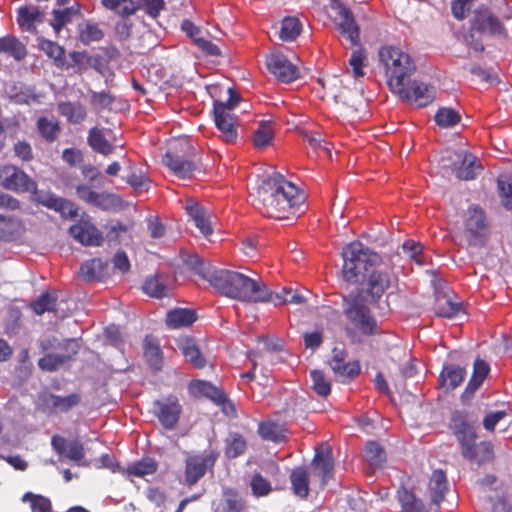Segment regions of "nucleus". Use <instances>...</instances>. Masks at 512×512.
I'll list each match as a JSON object with an SVG mask.
<instances>
[{
	"label": "nucleus",
	"mask_w": 512,
	"mask_h": 512,
	"mask_svg": "<svg viewBox=\"0 0 512 512\" xmlns=\"http://www.w3.org/2000/svg\"><path fill=\"white\" fill-rule=\"evenodd\" d=\"M185 263L206 279L222 295L244 302H267L270 290L260 278L243 273L216 269L197 254L188 255Z\"/></svg>",
	"instance_id": "obj_1"
},
{
	"label": "nucleus",
	"mask_w": 512,
	"mask_h": 512,
	"mask_svg": "<svg viewBox=\"0 0 512 512\" xmlns=\"http://www.w3.org/2000/svg\"><path fill=\"white\" fill-rule=\"evenodd\" d=\"M304 202V193L278 172L262 181L255 198V206L263 215L278 220L300 215Z\"/></svg>",
	"instance_id": "obj_2"
},
{
	"label": "nucleus",
	"mask_w": 512,
	"mask_h": 512,
	"mask_svg": "<svg viewBox=\"0 0 512 512\" xmlns=\"http://www.w3.org/2000/svg\"><path fill=\"white\" fill-rule=\"evenodd\" d=\"M0 182L8 190L32 192L42 205L59 212L65 218L77 216L78 207L71 201L52 194H38L36 183L22 170L12 165L0 167Z\"/></svg>",
	"instance_id": "obj_3"
},
{
	"label": "nucleus",
	"mask_w": 512,
	"mask_h": 512,
	"mask_svg": "<svg viewBox=\"0 0 512 512\" xmlns=\"http://www.w3.org/2000/svg\"><path fill=\"white\" fill-rule=\"evenodd\" d=\"M380 64L390 90L401 91L402 85L415 73L416 64L411 56L394 46H383L378 51Z\"/></svg>",
	"instance_id": "obj_4"
},
{
	"label": "nucleus",
	"mask_w": 512,
	"mask_h": 512,
	"mask_svg": "<svg viewBox=\"0 0 512 512\" xmlns=\"http://www.w3.org/2000/svg\"><path fill=\"white\" fill-rule=\"evenodd\" d=\"M344 314L349 321L346 333L352 342L360 343L362 336H371L378 332L377 322L361 295L344 298Z\"/></svg>",
	"instance_id": "obj_5"
},
{
	"label": "nucleus",
	"mask_w": 512,
	"mask_h": 512,
	"mask_svg": "<svg viewBox=\"0 0 512 512\" xmlns=\"http://www.w3.org/2000/svg\"><path fill=\"white\" fill-rule=\"evenodd\" d=\"M343 277L348 282H357L358 277L380 261L379 255L365 247L361 242L355 241L343 248Z\"/></svg>",
	"instance_id": "obj_6"
},
{
	"label": "nucleus",
	"mask_w": 512,
	"mask_h": 512,
	"mask_svg": "<svg viewBox=\"0 0 512 512\" xmlns=\"http://www.w3.org/2000/svg\"><path fill=\"white\" fill-rule=\"evenodd\" d=\"M228 93L227 101H215L214 121L221 138L227 143H233L237 139L238 133L232 110L237 105L239 96L231 88L228 89Z\"/></svg>",
	"instance_id": "obj_7"
},
{
	"label": "nucleus",
	"mask_w": 512,
	"mask_h": 512,
	"mask_svg": "<svg viewBox=\"0 0 512 512\" xmlns=\"http://www.w3.org/2000/svg\"><path fill=\"white\" fill-rule=\"evenodd\" d=\"M448 159L443 158V166L450 167L456 177L461 180L474 179L480 172L477 158L465 150L448 151Z\"/></svg>",
	"instance_id": "obj_8"
},
{
	"label": "nucleus",
	"mask_w": 512,
	"mask_h": 512,
	"mask_svg": "<svg viewBox=\"0 0 512 512\" xmlns=\"http://www.w3.org/2000/svg\"><path fill=\"white\" fill-rule=\"evenodd\" d=\"M319 83L326 90V96L332 98L336 103H343L357 111L364 106L363 96L358 92L341 86V81L336 77H330L326 80H319Z\"/></svg>",
	"instance_id": "obj_9"
},
{
	"label": "nucleus",
	"mask_w": 512,
	"mask_h": 512,
	"mask_svg": "<svg viewBox=\"0 0 512 512\" xmlns=\"http://www.w3.org/2000/svg\"><path fill=\"white\" fill-rule=\"evenodd\" d=\"M465 237L470 245L480 246L487 236V225L484 212L477 206L467 210L464 219Z\"/></svg>",
	"instance_id": "obj_10"
},
{
	"label": "nucleus",
	"mask_w": 512,
	"mask_h": 512,
	"mask_svg": "<svg viewBox=\"0 0 512 512\" xmlns=\"http://www.w3.org/2000/svg\"><path fill=\"white\" fill-rule=\"evenodd\" d=\"M218 454L213 450H205L200 454L189 456L186 459L185 481L189 485H193L202 478L206 471L213 467Z\"/></svg>",
	"instance_id": "obj_11"
},
{
	"label": "nucleus",
	"mask_w": 512,
	"mask_h": 512,
	"mask_svg": "<svg viewBox=\"0 0 512 512\" xmlns=\"http://www.w3.org/2000/svg\"><path fill=\"white\" fill-rule=\"evenodd\" d=\"M402 100L417 106H426L434 99L435 90L426 83L409 79L402 85L401 91H393Z\"/></svg>",
	"instance_id": "obj_12"
},
{
	"label": "nucleus",
	"mask_w": 512,
	"mask_h": 512,
	"mask_svg": "<svg viewBox=\"0 0 512 512\" xmlns=\"http://www.w3.org/2000/svg\"><path fill=\"white\" fill-rule=\"evenodd\" d=\"M268 70L281 82L289 83L299 76L298 68L279 52L271 53L266 58Z\"/></svg>",
	"instance_id": "obj_13"
},
{
	"label": "nucleus",
	"mask_w": 512,
	"mask_h": 512,
	"mask_svg": "<svg viewBox=\"0 0 512 512\" xmlns=\"http://www.w3.org/2000/svg\"><path fill=\"white\" fill-rule=\"evenodd\" d=\"M396 277L389 268L374 270L367 280V292L373 300L379 299L385 292L394 288Z\"/></svg>",
	"instance_id": "obj_14"
},
{
	"label": "nucleus",
	"mask_w": 512,
	"mask_h": 512,
	"mask_svg": "<svg viewBox=\"0 0 512 512\" xmlns=\"http://www.w3.org/2000/svg\"><path fill=\"white\" fill-rule=\"evenodd\" d=\"M76 194L80 200L103 210H110L120 203L117 195L107 192L99 193L84 184L76 187Z\"/></svg>",
	"instance_id": "obj_15"
},
{
	"label": "nucleus",
	"mask_w": 512,
	"mask_h": 512,
	"mask_svg": "<svg viewBox=\"0 0 512 512\" xmlns=\"http://www.w3.org/2000/svg\"><path fill=\"white\" fill-rule=\"evenodd\" d=\"M80 399V395L76 393L67 396L43 393L40 396V407L44 412L49 414L65 413L78 405Z\"/></svg>",
	"instance_id": "obj_16"
},
{
	"label": "nucleus",
	"mask_w": 512,
	"mask_h": 512,
	"mask_svg": "<svg viewBox=\"0 0 512 512\" xmlns=\"http://www.w3.org/2000/svg\"><path fill=\"white\" fill-rule=\"evenodd\" d=\"M154 407L156 409V415L163 427L169 430L175 428L181 414V406L178 399L169 396L155 401Z\"/></svg>",
	"instance_id": "obj_17"
},
{
	"label": "nucleus",
	"mask_w": 512,
	"mask_h": 512,
	"mask_svg": "<svg viewBox=\"0 0 512 512\" xmlns=\"http://www.w3.org/2000/svg\"><path fill=\"white\" fill-rule=\"evenodd\" d=\"M331 7L337 14L336 20L341 34L348 39L352 45L358 44L359 28L350 10L337 1L332 2Z\"/></svg>",
	"instance_id": "obj_18"
},
{
	"label": "nucleus",
	"mask_w": 512,
	"mask_h": 512,
	"mask_svg": "<svg viewBox=\"0 0 512 512\" xmlns=\"http://www.w3.org/2000/svg\"><path fill=\"white\" fill-rule=\"evenodd\" d=\"M70 235L85 246H98L103 237L97 227L89 219H81L69 229Z\"/></svg>",
	"instance_id": "obj_19"
},
{
	"label": "nucleus",
	"mask_w": 512,
	"mask_h": 512,
	"mask_svg": "<svg viewBox=\"0 0 512 512\" xmlns=\"http://www.w3.org/2000/svg\"><path fill=\"white\" fill-rule=\"evenodd\" d=\"M191 390L195 395H203L210 398L215 403L223 406V412L226 415L234 414V407L227 402L225 394L217 387L206 381H194L191 383Z\"/></svg>",
	"instance_id": "obj_20"
},
{
	"label": "nucleus",
	"mask_w": 512,
	"mask_h": 512,
	"mask_svg": "<svg viewBox=\"0 0 512 512\" xmlns=\"http://www.w3.org/2000/svg\"><path fill=\"white\" fill-rule=\"evenodd\" d=\"M65 349L69 351L67 355L59 354H46L44 357L39 359L38 366L44 371H55L62 366L72 354H76L79 345L75 339H68L65 341Z\"/></svg>",
	"instance_id": "obj_21"
},
{
	"label": "nucleus",
	"mask_w": 512,
	"mask_h": 512,
	"mask_svg": "<svg viewBox=\"0 0 512 512\" xmlns=\"http://www.w3.org/2000/svg\"><path fill=\"white\" fill-rule=\"evenodd\" d=\"M185 209L187 214L193 220L195 226L200 230L204 236H208L212 233V227L210 222V213L208 210L199 206L194 200L189 199L186 202Z\"/></svg>",
	"instance_id": "obj_22"
},
{
	"label": "nucleus",
	"mask_w": 512,
	"mask_h": 512,
	"mask_svg": "<svg viewBox=\"0 0 512 512\" xmlns=\"http://www.w3.org/2000/svg\"><path fill=\"white\" fill-rule=\"evenodd\" d=\"M25 231V225L19 218L0 215V240H18L25 234Z\"/></svg>",
	"instance_id": "obj_23"
},
{
	"label": "nucleus",
	"mask_w": 512,
	"mask_h": 512,
	"mask_svg": "<svg viewBox=\"0 0 512 512\" xmlns=\"http://www.w3.org/2000/svg\"><path fill=\"white\" fill-rule=\"evenodd\" d=\"M312 465L317 474L322 477V482L325 483L333 472L332 451L328 445L322 444L316 449Z\"/></svg>",
	"instance_id": "obj_24"
},
{
	"label": "nucleus",
	"mask_w": 512,
	"mask_h": 512,
	"mask_svg": "<svg viewBox=\"0 0 512 512\" xmlns=\"http://www.w3.org/2000/svg\"><path fill=\"white\" fill-rule=\"evenodd\" d=\"M43 21V12L36 6H23L17 10V23L23 31L35 32Z\"/></svg>",
	"instance_id": "obj_25"
},
{
	"label": "nucleus",
	"mask_w": 512,
	"mask_h": 512,
	"mask_svg": "<svg viewBox=\"0 0 512 512\" xmlns=\"http://www.w3.org/2000/svg\"><path fill=\"white\" fill-rule=\"evenodd\" d=\"M109 265L101 259H92L83 263L79 275L84 281H102L108 275Z\"/></svg>",
	"instance_id": "obj_26"
},
{
	"label": "nucleus",
	"mask_w": 512,
	"mask_h": 512,
	"mask_svg": "<svg viewBox=\"0 0 512 512\" xmlns=\"http://www.w3.org/2000/svg\"><path fill=\"white\" fill-rule=\"evenodd\" d=\"M474 26L477 30L493 35H503L505 29L500 20L488 11L476 16Z\"/></svg>",
	"instance_id": "obj_27"
},
{
	"label": "nucleus",
	"mask_w": 512,
	"mask_h": 512,
	"mask_svg": "<svg viewBox=\"0 0 512 512\" xmlns=\"http://www.w3.org/2000/svg\"><path fill=\"white\" fill-rule=\"evenodd\" d=\"M181 29L194 40L199 48L206 51L210 55H219V48L208 41L207 39L200 37V29L194 25L190 20H183L181 23Z\"/></svg>",
	"instance_id": "obj_28"
},
{
	"label": "nucleus",
	"mask_w": 512,
	"mask_h": 512,
	"mask_svg": "<svg viewBox=\"0 0 512 512\" xmlns=\"http://www.w3.org/2000/svg\"><path fill=\"white\" fill-rule=\"evenodd\" d=\"M196 320L194 310L187 308H176L167 313L166 323L172 329L186 327Z\"/></svg>",
	"instance_id": "obj_29"
},
{
	"label": "nucleus",
	"mask_w": 512,
	"mask_h": 512,
	"mask_svg": "<svg viewBox=\"0 0 512 512\" xmlns=\"http://www.w3.org/2000/svg\"><path fill=\"white\" fill-rule=\"evenodd\" d=\"M465 374V370L459 366H446L440 374L441 386L445 390H453L462 383Z\"/></svg>",
	"instance_id": "obj_30"
},
{
	"label": "nucleus",
	"mask_w": 512,
	"mask_h": 512,
	"mask_svg": "<svg viewBox=\"0 0 512 512\" xmlns=\"http://www.w3.org/2000/svg\"><path fill=\"white\" fill-rule=\"evenodd\" d=\"M163 163L179 178H189L193 171L194 165L187 160H183L179 157H174L170 153H166L163 157Z\"/></svg>",
	"instance_id": "obj_31"
},
{
	"label": "nucleus",
	"mask_w": 512,
	"mask_h": 512,
	"mask_svg": "<svg viewBox=\"0 0 512 512\" xmlns=\"http://www.w3.org/2000/svg\"><path fill=\"white\" fill-rule=\"evenodd\" d=\"M446 475L442 470L433 471L429 481V492L434 504H439L444 499L447 491Z\"/></svg>",
	"instance_id": "obj_32"
},
{
	"label": "nucleus",
	"mask_w": 512,
	"mask_h": 512,
	"mask_svg": "<svg viewBox=\"0 0 512 512\" xmlns=\"http://www.w3.org/2000/svg\"><path fill=\"white\" fill-rule=\"evenodd\" d=\"M143 291L151 297L162 298L168 295L169 287L163 275H154L145 280Z\"/></svg>",
	"instance_id": "obj_33"
},
{
	"label": "nucleus",
	"mask_w": 512,
	"mask_h": 512,
	"mask_svg": "<svg viewBox=\"0 0 512 512\" xmlns=\"http://www.w3.org/2000/svg\"><path fill=\"white\" fill-rule=\"evenodd\" d=\"M179 348L182 351L185 359L197 368L205 365V359L200 354V351L193 339L183 338L179 342Z\"/></svg>",
	"instance_id": "obj_34"
},
{
	"label": "nucleus",
	"mask_w": 512,
	"mask_h": 512,
	"mask_svg": "<svg viewBox=\"0 0 512 512\" xmlns=\"http://www.w3.org/2000/svg\"><path fill=\"white\" fill-rule=\"evenodd\" d=\"M88 143L93 150L107 156L113 152V146L105 138L103 132L98 128H92L89 131Z\"/></svg>",
	"instance_id": "obj_35"
},
{
	"label": "nucleus",
	"mask_w": 512,
	"mask_h": 512,
	"mask_svg": "<svg viewBox=\"0 0 512 512\" xmlns=\"http://www.w3.org/2000/svg\"><path fill=\"white\" fill-rule=\"evenodd\" d=\"M0 53H8L16 60H21L26 56V48L17 38L7 36L0 38Z\"/></svg>",
	"instance_id": "obj_36"
},
{
	"label": "nucleus",
	"mask_w": 512,
	"mask_h": 512,
	"mask_svg": "<svg viewBox=\"0 0 512 512\" xmlns=\"http://www.w3.org/2000/svg\"><path fill=\"white\" fill-rule=\"evenodd\" d=\"M303 301V296L291 288H282L280 292L276 293L270 291L269 298L267 299V302H272L275 306L287 303L301 304Z\"/></svg>",
	"instance_id": "obj_37"
},
{
	"label": "nucleus",
	"mask_w": 512,
	"mask_h": 512,
	"mask_svg": "<svg viewBox=\"0 0 512 512\" xmlns=\"http://www.w3.org/2000/svg\"><path fill=\"white\" fill-rule=\"evenodd\" d=\"M258 431L262 438L273 442H280L285 437L284 426L273 421L261 423Z\"/></svg>",
	"instance_id": "obj_38"
},
{
	"label": "nucleus",
	"mask_w": 512,
	"mask_h": 512,
	"mask_svg": "<svg viewBox=\"0 0 512 512\" xmlns=\"http://www.w3.org/2000/svg\"><path fill=\"white\" fill-rule=\"evenodd\" d=\"M290 478L294 493L301 498H305L309 492L306 470L304 468H296L292 471Z\"/></svg>",
	"instance_id": "obj_39"
},
{
	"label": "nucleus",
	"mask_w": 512,
	"mask_h": 512,
	"mask_svg": "<svg viewBox=\"0 0 512 512\" xmlns=\"http://www.w3.org/2000/svg\"><path fill=\"white\" fill-rule=\"evenodd\" d=\"M461 305L454 302L450 297L439 296L436 301V313L441 317L452 318L461 312Z\"/></svg>",
	"instance_id": "obj_40"
},
{
	"label": "nucleus",
	"mask_w": 512,
	"mask_h": 512,
	"mask_svg": "<svg viewBox=\"0 0 512 512\" xmlns=\"http://www.w3.org/2000/svg\"><path fill=\"white\" fill-rule=\"evenodd\" d=\"M302 24L296 17H286L282 20L279 37L283 41H293L301 32Z\"/></svg>",
	"instance_id": "obj_41"
},
{
	"label": "nucleus",
	"mask_w": 512,
	"mask_h": 512,
	"mask_svg": "<svg viewBox=\"0 0 512 512\" xmlns=\"http://www.w3.org/2000/svg\"><path fill=\"white\" fill-rule=\"evenodd\" d=\"M105 8L121 16H129L136 12L138 6L134 0H102Z\"/></svg>",
	"instance_id": "obj_42"
},
{
	"label": "nucleus",
	"mask_w": 512,
	"mask_h": 512,
	"mask_svg": "<svg viewBox=\"0 0 512 512\" xmlns=\"http://www.w3.org/2000/svg\"><path fill=\"white\" fill-rule=\"evenodd\" d=\"M488 372V364L482 359H477L474 362L473 375L468 383L466 391L473 393L476 389H478L487 376Z\"/></svg>",
	"instance_id": "obj_43"
},
{
	"label": "nucleus",
	"mask_w": 512,
	"mask_h": 512,
	"mask_svg": "<svg viewBox=\"0 0 512 512\" xmlns=\"http://www.w3.org/2000/svg\"><path fill=\"white\" fill-rule=\"evenodd\" d=\"M364 455L371 467H380L386 459L385 452L379 443L371 441L365 446Z\"/></svg>",
	"instance_id": "obj_44"
},
{
	"label": "nucleus",
	"mask_w": 512,
	"mask_h": 512,
	"mask_svg": "<svg viewBox=\"0 0 512 512\" xmlns=\"http://www.w3.org/2000/svg\"><path fill=\"white\" fill-rule=\"evenodd\" d=\"M471 455H463L469 460L476 461L478 464L490 461L493 458L492 445L488 442L474 444L471 448Z\"/></svg>",
	"instance_id": "obj_45"
},
{
	"label": "nucleus",
	"mask_w": 512,
	"mask_h": 512,
	"mask_svg": "<svg viewBox=\"0 0 512 512\" xmlns=\"http://www.w3.org/2000/svg\"><path fill=\"white\" fill-rule=\"evenodd\" d=\"M274 136V131L269 122L263 121L260 123L258 129L253 136V143L256 148L262 149L268 146Z\"/></svg>",
	"instance_id": "obj_46"
},
{
	"label": "nucleus",
	"mask_w": 512,
	"mask_h": 512,
	"mask_svg": "<svg viewBox=\"0 0 512 512\" xmlns=\"http://www.w3.org/2000/svg\"><path fill=\"white\" fill-rule=\"evenodd\" d=\"M330 367L335 373L337 377H339L341 380H346L355 377L358 375L360 371V366L358 362H345L340 361V363H330Z\"/></svg>",
	"instance_id": "obj_47"
},
{
	"label": "nucleus",
	"mask_w": 512,
	"mask_h": 512,
	"mask_svg": "<svg viewBox=\"0 0 512 512\" xmlns=\"http://www.w3.org/2000/svg\"><path fill=\"white\" fill-rule=\"evenodd\" d=\"M156 469V462L151 458H146L130 465L127 468V473L129 476L145 477L147 475L154 474L156 472Z\"/></svg>",
	"instance_id": "obj_48"
},
{
	"label": "nucleus",
	"mask_w": 512,
	"mask_h": 512,
	"mask_svg": "<svg viewBox=\"0 0 512 512\" xmlns=\"http://www.w3.org/2000/svg\"><path fill=\"white\" fill-rule=\"evenodd\" d=\"M457 439L462 447L463 455H471V448L475 444L476 432L470 425L464 424L461 429L456 432Z\"/></svg>",
	"instance_id": "obj_49"
},
{
	"label": "nucleus",
	"mask_w": 512,
	"mask_h": 512,
	"mask_svg": "<svg viewBox=\"0 0 512 512\" xmlns=\"http://www.w3.org/2000/svg\"><path fill=\"white\" fill-rule=\"evenodd\" d=\"M460 114L452 108H440L435 115V122L442 128H451L459 123Z\"/></svg>",
	"instance_id": "obj_50"
},
{
	"label": "nucleus",
	"mask_w": 512,
	"mask_h": 512,
	"mask_svg": "<svg viewBox=\"0 0 512 512\" xmlns=\"http://www.w3.org/2000/svg\"><path fill=\"white\" fill-rule=\"evenodd\" d=\"M79 37L84 44L88 45L101 40L103 32L96 24L84 23L79 26Z\"/></svg>",
	"instance_id": "obj_51"
},
{
	"label": "nucleus",
	"mask_w": 512,
	"mask_h": 512,
	"mask_svg": "<svg viewBox=\"0 0 512 512\" xmlns=\"http://www.w3.org/2000/svg\"><path fill=\"white\" fill-rule=\"evenodd\" d=\"M59 112L69 121L79 123L85 118V111L81 105L64 102L59 104Z\"/></svg>",
	"instance_id": "obj_52"
},
{
	"label": "nucleus",
	"mask_w": 512,
	"mask_h": 512,
	"mask_svg": "<svg viewBox=\"0 0 512 512\" xmlns=\"http://www.w3.org/2000/svg\"><path fill=\"white\" fill-rule=\"evenodd\" d=\"M311 387L320 396H327L330 394V383L325 378L324 374L319 370H313L310 373Z\"/></svg>",
	"instance_id": "obj_53"
},
{
	"label": "nucleus",
	"mask_w": 512,
	"mask_h": 512,
	"mask_svg": "<svg viewBox=\"0 0 512 512\" xmlns=\"http://www.w3.org/2000/svg\"><path fill=\"white\" fill-rule=\"evenodd\" d=\"M245 448L246 442L238 434H231L226 440V455L230 458L239 456L244 452Z\"/></svg>",
	"instance_id": "obj_54"
},
{
	"label": "nucleus",
	"mask_w": 512,
	"mask_h": 512,
	"mask_svg": "<svg viewBox=\"0 0 512 512\" xmlns=\"http://www.w3.org/2000/svg\"><path fill=\"white\" fill-rule=\"evenodd\" d=\"M33 311L41 315L45 312L54 311L56 307V297L52 294H43L32 303Z\"/></svg>",
	"instance_id": "obj_55"
},
{
	"label": "nucleus",
	"mask_w": 512,
	"mask_h": 512,
	"mask_svg": "<svg viewBox=\"0 0 512 512\" xmlns=\"http://www.w3.org/2000/svg\"><path fill=\"white\" fill-rule=\"evenodd\" d=\"M38 47L50 58L60 61L64 55V49L57 43L50 40L39 38Z\"/></svg>",
	"instance_id": "obj_56"
},
{
	"label": "nucleus",
	"mask_w": 512,
	"mask_h": 512,
	"mask_svg": "<svg viewBox=\"0 0 512 512\" xmlns=\"http://www.w3.org/2000/svg\"><path fill=\"white\" fill-rule=\"evenodd\" d=\"M303 137L305 140L309 143V145L315 149H321L325 153L330 154V143L322 137V134L320 131H314V132H303Z\"/></svg>",
	"instance_id": "obj_57"
},
{
	"label": "nucleus",
	"mask_w": 512,
	"mask_h": 512,
	"mask_svg": "<svg viewBox=\"0 0 512 512\" xmlns=\"http://www.w3.org/2000/svg\"><path fill=\"white\" fill-rule=\"evenodd\" d=\"M23 501L31 502V508L33 512H51V503L48 498L40 495H34L32 493H26L23 496Z\"/></svg>",
	"instance_id": "obj_58"
},
{
	"label": "nucleus",
	"mask_w": 512,
	"mask_h": 512,
	"mask_svg": "<svg viewBox=\"0 0 512 512\" xmlns=\"http://www.w3.org/2000/svg\"><path fill=\"white\" fill-rule=\"evenodd\" d=\"M37 124L39 132L47 140L52 141L56 138L59 127L54 120H49L46 117H42L38 120Z\"/></svg>",
	"instance_id": "obj_59"
},
{
	"label": "nucleus",
	"mask_w": 512,
	"mask_h": 512,
	"mask_svg": "<svg viewBox=\"0 0 512 512\" xmlns=\"http://www.w3.org/2000/svg\"><path fill=\"white\" fill-rule=\"evenodd\" d=\"M422 245L420 243H416L414 241H406L403 244V250L416 264L419 266H423L425 264V259L422 254Z\"/></svg>",
	"instance_id": "obj_60"
},
{
	"label": "nucleus",
	"mask_w": 512,
	"mask_h": 512,
	"mask_svg": "<svg viewBox=\"0 0 512 512\" xmlns=\"http://www.w3.org/2000/svg\"><path fill=\"white\" fill-rule=\"evenodd\" d=\"M366 54L363 49H357L352 52L349 59V65L352 68L355 77H362L364 75L363 67Z\"/></svg>",
	"instance_id": "obj_61"
},
{
	"label": "nucleus",
	"mask_w": 512,
	"mask_h": 512,
	"mask_svg": "<svg viewBox=\"0 0 512 512\" xmlns=\"http://www.w3.org/2000/svg\"><path fill=\"white\" fill-rule=\"evenodd\" d=\"M251 489L255 496L261 497L268 495L272 488L268 480L260 474H256L251 480Z\"/></svg>",
	"instance_id": "obj_62"
},
{
	"label": "nucleus",
	"mask_w": 512,
	"mask_h": 512,
	"mask_svg": "<svg viewBox=\"0 0 512 512\" xmlns=\"http://www.w3.org/2000/svg\"><path fill=\"white\" fill-rule=\"evenodd\" d=\"M474 0H453L452 1V13L455 18L461 20L464 19L472 7Z\"/></svg>",
	"instance_id": "obj_63"
},
{
	"label": "nucleus",
	"mask_w": 512,
	"mask_h": 512,
	"mask_svg": "<svg viewBox=\"0 0 512 512\" xmlns=\"http://www.w3.org/2000/svg\"><path fill=\"white\" fill-rule=\"evenodd\" d=\"M498 188L502 204L506 208L512 209V184L504 180H498Z\"/></svg>",
	"instance_id": "obj_64"
}]
</instances>
